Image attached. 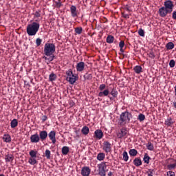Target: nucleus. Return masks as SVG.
<instances>
[{
	"instance_id": "dca6fc26",
	"label": "nucleus",
	"mask_w": 176,
	"mask_h": 176,
	"mask_svg": "<svg viewBox=\"0 0 176 176\" xmlns=\"http://www.w3.org/2000/svg\"><path fill=\"white\" fill-rule=\"evenodd\" d=\"M106 42L107 43H118V41L116 40H115V37H113V36L112 35H108L107 38H106Z\"/></svg>"
},
{
	"instance_id": "e433bc0d",
	"label": "nucleus",
	"mask_w": 176,
	"mask_h": 176,
	"mask_svg": "<svg viewBox=\"0 0 176 176\" xmlns=\"http://www.w3.org/2000/svg\"><path fill=\"white\" fill-rule=\"evenodd\" d=\"M168 170H173V168H176V160L173 164H170L168 165Z\"/></svg>"
},
{
	"instance_id": "a878e982",
	"label": "nucleus",
	"mask_w": 176,
	"mask_h": 176,
	"mask_svg": "<svg viewBox=\"0 0 176 176\" xmlns=\"http://www.w3.org/2000/svg\"><path fill=\"white\" fill-rule=\"evenodd\" d=\"M69 152V147L65 146L62 148V153L65 156L68 155V153Z\"/></svg>"
},
{
	"instance_id": "7c9ffc66",
	"label": "nucleus",
	"mask_w": 176,
	"mask_h": 176,
	"mask_svg": "<svg viewBox=\"0 0 176 176\" xmlns=\"http://www.w3.org/2000/svg\"><path fill=\"white\" fill-rule=\"evenodd\" d=\"M29 155L30 157H36V155H38V151H36V150H31L29 152Z\"/></svg>"
},
{
	"instance_id": "412c9836",
	"label": "nucleus",
	"mask_w": 176,
	"mask_h": 176,
	"mask_svg": "<svg viewBox=\"0 0 176 176\" xmlns=\"http://www.w3.org/2000/svg\"><path fill=\"white\" fill-rule=\"evenodd\" d=\"M18 125H19V122L17 121V119H13L11 121V123H10L11 129H15V127H17Z\"/></svg>"
},
{
	"instance_id": "c85d7f7f",
	"label": "nucleus",
	"mask_w": 176,
	"mask_h": 176,
	"mask_svg": "<svg viewBox=\"0 0 176 176\" xmlns=\"http://www.w3.org/2000/svg\"><path fill=\"white\" fill-rule=\"evenodd\" d=\"M143 160L144 162V163H146V164H149V161L151 160V157H149V155H148V153H145Z\"/></svg>"
},
{
	"instance_id": "603ef678",
	"label": "nucleus",
	"mask_w": 176,
	"mask_h": 176,
	"mask_svg": "<svg viewBox=\"0 0 176 176\" xmlns=\"http://www.w3.org/2000/svg\"><path fill=\"white\" fill-rule=\"evenodd\" d=\"M120 47L121 53H123V52H124V50H123V47H124V45H120Z\"/></svg>"
},
{
	"instance_id": "5fc2aeb1",
	"label": "nucleus",
	"mask_w": 176,
	"mask_h": 176,
	"mask_svg": "<svg viewBox=\"0 0 176 176\" xmlns=\"http://www.w3.org/2000/svg\"><path fill=\"white\" fill-rule=\"evenodd\" d=\"M124 19H129L130 16L126 14H124Z\"/></svg>"
},
{
	"instance_id": "6e6552de",
	"label": "nucleus",
	"mask_w": 176,
	"mask_h": 176,
	"mask_svg": "<svg viewBox=\"0 0 176 176\" xmlns=\"http://www.w3.org/2000/svg\"><path fill=\"white\" fill-rule=\"evenodd\" d=\"M102 149L105 153H109L112 151V144L108 141H104L103 142Z\"/></svg>"
},
{
	"instance_id": "2f4dec72",
	"label": "nucleus",
	"mask_w": 176,
	"mask_h": 176,
	"mask_svg": "<svg viewBox=\"0 0 176 176\" xmlns=\"http://www.w3.org/2000/svg\"><path fill=\"white\" fill-rule=\"evenodd\" d=\"M110 94L112 96V97L116 98V97H118V91H116V89L113 88L110 92Z\"/></svg>"
},
{
	"instance_id": "8fccbe9b",
	"label": "nucleus",
	"mask_w": 176,
	"mask_h": 176,
	"mask_svg": "<svg viewBox=\"0 0 176 176\" xmlns=\"http://www.w3.org/2000/svg\"><path fill=\"white\" fill-rule=\"evenodd\" d=\"M172 18L173 20H176V11H174L172 14Z\"/></svg>"
},
{
	"instance_id": "a18cd8bd",
	"label": "nucleus",
	"mask_w": 176,
	"mask_h": 176,
	"mask_svg": "<svg viewBox=\"0 0 176 176\" xmlns=\"http://www.w3.org/2000/svg\"><path fill=\"white\" fill-rule=\"evenodd\" d=\"M167 50H171L174 49V45H166Z\"/></svg>"
},
{
	"instance_id": "0eeeda50",
	"label": "nucleus",
	"mask_w": 176,
	"mask_h": 176,
	"mask_svg": "<svg viewBox=\"0 0 176 176\" xmlns=\"http://www.w3.org/2000/svg\"><path fill=\"white\" fill-rule=\"evenodd\" d=\"M127 128L122 127L120 129V131L117 133L118 138H127Z\"/></svg>"
},
{
	"instance_id": "393cba45",
	"label": "nucleus",
	"mask_w": 176,
	"mask_h": 176,
	"mask_svg": "<svg viewBox=\"0 0 176 176\" xmlns=\"http://www.w3.org/2000/svg\"><path fill=\"white\" fill-rule=\"evenodd\" d=\"M90 131V129H89L88 126H83L82 129H81V132L84 135H87Z\"/></svg>"
},
{
	"instance_id": "9b49d317",
	"label": "nucleus",
	"mask_w": 176,
	"mask_h": 176,
	"mask_svg": "<svg viewBox=\"0 0 176 176\" xmlns=\"http://www.w3.org/2000/svg\"><path fill=\"white\" fill-rule=\"evenodd\" d=\"M47 131H41L38 137L40 138L41 141H45L46 138H47Z\"/></svg>"
},
{
	"instance_id": "4468645a",
	"label": "nucleus",
	"mask_w": 176,
	"mask_h": 176,
	"mask_svg": "<svg viewBox=\"0 0 176 176\" xmlns=\"http://www.w3.org/2000/svg\"><path fill=\"white\" fill-rule=\"evenodd\" d=\"M70 12L72 17H78V10H76V6H72L70 7Z\"/></svg>"
},
{
	"instance_id": "052dcab7",
	"label": "nucleus",
	"mask_w": 176,
	"mask_h": 176,
	"mask_svg": "<svg viewBox=\"0 0 176 176\" xmlns=\"http://www.w3.org/2000/svg\"><path fill=\"white\" fill-rule=\"evenodd\" d=\"M0 176H5V175H3V174H1V175H0Z\"/></svg>"
},
{
	"instance_id": "473e14b6",
	"label": "nucleus",
	"mask_w": 176,
	"mask_h": 176,
	"mask_svg": "<svg viewBox=\"0 0 176 176\" xmlns=\"http://www.w3.org/2000/svg\"><path fill=\"white\" fill-rule=\"evenodd\" d=\"M146 148L148 151H153V149H154L153 144H152V142H148L146 144Z\"/></svg>"
},
{
	"instance_id": "b1692460",
	"label": "nucleus",
	"mask_w": 176,
	"mask_h": 176,
	"mask_svg": "<svg viewBox=\"0 0 176 176\" xmlns=\"http://www.w3.org/2000/svg\"><path fill=\"white\" fill-rule=\"evenodd\" d=\"M75 35H80L83 32V28L82 27H77L74 29Z\"/></svg>"
},
{
	"instance_id": "aec40b11",
	"label": "nucleus",
	"mask_w": 176,
	"mask_h": 176,
	"mask_svg": "<svg viewBox=\"0 0 176 176\" xmlns=\"http://www.w3.org/2000/svg\"><path fill=\"white\" fill-rule=\"evenodd\" d=\"M5 160L6 162H12V160H14V156L12 154H7L5 156Z\"/></svg>"
},
{
	"instance_id": "20e7f679",
	"label": "nucleus",
	"mask_w": 176,
	"mask_h": 176,
	"mask_svg": "<svg viewBox=\"0 0 176 176\" xmlns=\"http://www.w3.org/2000/svg\"><path fill=\"white\" fill-rule=\"evenodd\" d=\"M131 118H133V115H131V113L127 111L122 112L120 116L119 124L120 126H124V124L130 123V120H131Z\"/></svg>"
},
{
	"instance_id": "f257e3e1",
	"label": "nucleus",
	"mask_w": 176,
	"mask_h": 176,
	"mask_svg": "<svg viewBox=\"0 0 176 176\" xmlns=\"http://www.w3.org/2000/svg\"><path fill=\"white\" fill-rule=\"evenodd\" d=\"M174 6V1L171 0L165 1L164 2V7L160 8L158 10L160 17H166L167 14L173 13Z\"/></svg>"
},
{
	"instance_id": "4c0bfd02",
	"label": "nucleus",
	"mask_w": 176,
	"mask_h": 176,
	"mask_svg": "<svg viewBox=\"0 0 176 176\" xmlns=\"http://www.w3.org/2000/svg\"><path fill=\"white\" fill-rule=\"evenodd\" d=\"M45 157H47V159L50 160L52 154H51L50 150H48V149L45 150Z\"/></svg>"
},
{
	"instance_id": "6e6d98bb",
	"label": "nucleus",
	"mask_w": 176,
	"mask_h": 176,
	"mask_svg": "<svg viewBox=\"0 0 176 176\" xmlns=\"http://www.w3.org/2000/svg\"><path fill=\"white\" fill-rule=\"evenodd\" d=\"M119 45H124V41H120Z\"/></svg>"
},
{
	"instance_id": "13d9d810",
	"label": "nucleus",
	"mask_w": 176,
	"mask_h": 176,
	"mask_svg": "<svg viewBox=\"0 0 176 176\" xmlns=\"http://www.w3.org/2000/svg\"><path fill=\"white\" fill-rule=\"evenodd\" d=\"M166 45H174V43H173L172 42H169Z\"/></svg>"
},
{
	"instance_id": "c03bdc74",
	"label": "nucleus",
	"mask_w": 176,
	"mask_h": 176,
	"mask_svg": "<svg viewBox=\"0 0 176 176\" xmlns=\"http://www.w3.org/2000/svg\"><path fill=\"white\" fill-rule=\"evenodd\" d=\"M105 87H107V85L105 84H102L99 86V90L100 91H102L105 90Z\"/></svg>"
},
{
	"instance_id": "72a5a7b5",
	"label": "nucleus",
	"mask_w": 176,
	"mask_h": 176,
	"mask_svg": "<svg viewBox=\"0 0 176 176\" xmlns=\"http://www.w3.org/2000/svg\"><path fill=\"white\" fill-rule=\"evenodd\" d=\"M137 153H138V151H137L135 149H131L129 151L130 156H137Z\"/></svg>"
},
{
	"instance_id": "3c124183",
	"label": "nucleus",
	"mask_w": 176,
	"mask_h": 176,
	"mask_svg": "<svg viewBox=\"0 0 176 176\" xmlns=\"http://www.w3.org/2000/svg\"><path fill=\"white\" fill-rule=\"evenodd\" d=\"M87 79L89 80L93 79V76L91 74H87Z\"/></svg>"
},
{
	"instance_id": "cd10ccee",
	"label": "nucleus",
	"mask_w": 176,
	"mask_h": 176,
	"mask_svg": "<svg viewBox=\"0 0 176 176\" xmlns=\"http://www.w3.org/2000/svg\"><path fill=\"white\" fill-rule=\"evenodd\" d=\"M133 70L135 71V74H141V72H142V67L137 65L133 68Z\"/></svg>"
},
{
	"instance_id": "ddd939ff",
	"label": "nucleus",
	"mask_w": 176,
	"mask_h": 176,
	"mask_svg": "<svg viewBox=\"0 0 176 176\" xmlns=\"http://www.w3.org/2000/svg\"><path fill=\"white\" fill-rule=\"evenodd\" d=\"M48 137L50 140H52V144H56V131H51L48 133Z\"/></svg>"
},
{
	"instance_id": "58836bf2",
	"label": "nucleus",
	"mask_w": 176,
	"mask_h": 176,
	"mask_svg": "<svg viewBox=\"0 0 176 176\" xmlns=\"http://www.w3.org/2000/svg\"><path fill=\"white\" fill-rule=\"evenodd\" d=\"M56 8L60 9L63 6V3H61V0H58V1L55 2Z\"/></svg>"
},
{
	"instance_id": "4be33fe9",
	"label": "nucleus",
	"mask_w": 176,
	"mask_h": 176,
	"mask_svg": "<svg viewBox=\"0 0 176 176\" xmlns=\"http://www.w3.org/2000/svg\"><path fill=\"white\" fill-rule=\"evenodd\" d=\"M96 159H97V160H99V162H102V160H104V159H105V153H98Z\"/></svg>"
},
{
	"instance_id": "864d4df0",
	"label": "nucleus",
	"mask_w": 176,
	"mask_h": 176,
	"mask_svg": "<svg viewBox=\"0 0 176 176\" xmlns=\"http://www.w3.org/2000/svg\"><path fill=\"white\" fill-rule=\"evenodd\" d=\"M42 120H43V122H46V120H47V116H43L42 117Z\"/></svg>"
},
{
	"instance_id": "79ce46f5",
	"label": "nucleus",
	"mask_w": 176,
	"mask_h": 176,
	"mask_svg": "<svg viewBox=\"0 0 176 176\" xmlns=\"http://www.w3.org/2000/svg\"><path fill=\"white\" fill-rule=\"evenodd\" d=\"M138 34L140 35V36H145V32L142 29H139Z\"/></svg>"
},
{
	"instance_id": "1a4fd4ad",
	"label": "nucleus",
	"mask_w": 176,
	"mask_h": 176,
	"mask_svg": "<svg viewBox=\"0 0 176 176\" xmlns=\"http://www.w3.org/2000/svg\"><path fill=\"white\" fill-rule=\"evenodd\" d=\"M41 141V138H39V135L38 133H35L30 136V142L32 144H38Z\"/></svg>"
},
{
	"instance_id": "f704fd0d",
	"label": "nucleus",
	"mask_w": 176,
	"mask_h": 176,
	"mask_svg": "<svg viewBox=\"0 0 176 176\" xmlns=\"http://www.w3.org/2000/svg\"><path fill=\"white\" fill-rule=\"evenodd\" d=\"M138 120L140 122H144V120H145V115L140 113L139 114L138 117Z\"/></svg>"
},
{
	"instance_id": "a19ab883",
	"label": "nucleus",
	"mask_w": 176,
	"mask_h": 176,
	"mask_svg": "<svg viewBox=\"0 0 176 176\" xmlns=\"http://www.w3.org/2000/svg\"><path fill=\"white\" fill-rule=\"evenodd\" d=\"M155 173V169H148L147 174L148 176H153Z\"/></svg>"
},
{
	"instance_id": "2eb2a0df",
	"label": "nucleus",
	"mask_w": 176,
	"mask_h": 176,
	"mask_svg": "<svg viewBox=\"0 0 176 176\" xmlns=\"http://www.w3.org/2000/svg\"><path fill=\"white\" fill-rule=\"evenodd\" d=\"M76 68L77 72H82V71L85 69V63L80 62L77 63Z\"/></svg>"
},
{
	"instance_id": "c9c22d12",
	"label": "nucleus",
	"mask_w": 176,
	"mask_h": 176,
	"mask_svg": "<svg viewBox=\"0 0 176 176\" xmlns=\"http://www.w3.org/2000/svg\"><path fill=\"white\" fill-rule=\"evenodd\" d=\"M122 156H123V160L124 162H127L129 160V155L127 154L126 151L123 152Z\"/></svg>"
},
{
	"instance_id": "423d86ee",
	"label": "nucleus",
	"mask_w": 176,
	"mask_h": 176,
	"mask_svg": "<svg viewBox=\"0 0 176 176\" xmlns=\"http://www.w3.org/2000/svg\"><path fill=\"white\" fill-rule=\"evenodd\" d=\"M107 163L102 162L101 164H98V174L100 176H107Z\"/></svg>"
},
{
	"instance_id": "f3484780",
	"label": "nucleus",
	"mask_w": 176,
	"mask_h": 176,
	"mask_svg": "<svg viewBox=\"0 0 176 176\" xmlns=\"http://www.w3.org/2000/svg\"><path fill=\"white\" fill-rule=\"evenodd\" d=\"M109 94V89H107L98 93V97H107Z\"/></svg>"
},
{
	"instance_id": "f03ea898",
	"label": "nucleus",
	"mask_w": 176,
	"mask_h": 176,
	"mask_svg": "<svg viewBox=\"0 0 176 176\" xmlns=\"http://www.w3.org/2000/svg\"><path fill=\"white\" fill-rule=\"evenodd\" d=\"M41 25L39 24V21L36 20L35 21L28 25L26 28V32L29 36H35L39 31Z\"/></svg>"
},
{
	"instance_id": "4d7b16f0",
	"label": "nucleus",
	"mask_w": 176,
	"mask_h": 176,
	"mask_svg": "<svg viewBox=\"0 0 176 176\" xmlns=\"http://www.w3.org/2000/svg\"><path fill=\"white\" fill-rule=\"evenodd\" d=\"M112 175H113V173H112V172H109V173H108V176H112Z\"/></svg>"
},
{
	"instance_id": "bb28decb",
	"label": "nucleus",
	"mask_w": 176,
	"mask_h": 176,
	"mask_svg": "<svg viewBox=\"0 0 176 176\" xmlns=\"http://www.w3.org/2000/svg\"><path fill=\"white\" fill-rule=\"evenodd\" d=\"M173 123H174V122L173 121V119H172L171 118H167V119L165 120V124H166V126H171V125H173Z\"/></svg>"
},
{
	"instance_id": "7ed1b4c3",
	"label": "nucleus",
	"mask_w": 176,
	"mask_h": 176,
	"mask_svg": "<svg viewBox=\"0 0 176 176\" xmlns=\"http://www.w3.org/2000/svg\"><path fill=\"white\" fill-rule=\"evenodd\" d=\"M56 52V46L54 45H45L44 48V53L45 56V60H49V61H53L54 60V55L53 54Z\"/></svg>"
},
{
	"instance_id": "5701e85b",
	"label": "nucleus",
	"mask_w": 176,
	"mask_h": 176,
	"mask_svg": "<svg viewBox=\"0 0 176 176\" xmlns=\"http://www.w3.org/2000/svg\"><path fill=\"white\" fill-rule=\"evenodd\" d=\"M28 163L30 164L32 166H35V164L38 163V161H36V157H30Z\"/></svg>"
},
{
	"instance_id": "6ab92c4d",
	"label": "nucleus",
	"mask_w": 176,
	"mask_h": 176,
	"mask_svg": "<svg viewBox=\"0 0 176 176\" xmlns=\"http://www.w3.org/2000/svg\"><path fill=\"white\" fill-rule=\"evenodd\" d=\"M133 164L136 167L142 166V161H141V158H140V157L135 158L134 160H133Z\"/></svg>"
},
{
	"instance_id": "39448f33",
	"label": "nucleus",
	"mask_w": 176,
	"mask_h": 176,
	"mask_svg": "<svg viewBox=\"0 0 176 176\" xmlns=\"http://www.w3.org/2000/svg\"><path fill=\"white\" fill-rule=\"evenodd\" d=\"M67 78L66 80L70 85H74L75 82H76V79L78 76L76 74H74L72 69H69L66 72Z\"/></svg>"
},
{
	"instance_id": "37998d69",
	"label": "nucleus",
	"mask_w": 176,
	"mask_h": 176,
	"mask_svg": "<svg viewBox=\"0 0 176 176\" xmlns=\"http://www.w3.org/2000/svg\"><path fill=\"white\" fill-rule=\"evenodd\" d=\"M169 66L170 67V68H174V67H175V60H170L169 62Z\"/></svg>"
},
{
	"instance_id": "ea45409f",
	"label": "nucleus",
	"mask_w": 176,
	"mask_h": 176,
	"mask_svg": "<svg viewBox=\"0 0 176 176\" xmlns=\"http://www.w3.org/2000/svg\"><path fill=\"white\" fill-rule=\"evenodd\" d=\"M148 56L150 58H155V57H156V55H155V53L153 52V51H151L150 52L148 53Z\"/></svg>"
},
{
	"instance_id": "de8ad7c7",
	"label": "nucleus",
	"mask_w": 176,
	"mask_h": 176,
	"mask_svg": "<svg viewBox=\"0 0 176 176\" xmlns=\"http://www.w3.org/2000/svg\"><path fill=\"white\" fill-rule=\"evenodd\" d=\"M41 43H42V39H41L40 38H36V45H41Z\"/></svg>"
},
{
	"instance_id": "f8f14e48",
	"label": "nucleus",
	"mask_w": 176,
	"mask_h": 176,
	"mask_svg": "<svg viewBox=\"0 0 176 176\" xmlns=\"http://www.w3.org/2000/svg\"><path fill=\"white\" fill-rule=\"evenodd\" d=\"M94 135L97 140H101L102 137H104V133H102V131L101 129H97L94 132Z\"/></svg>"
},
{
	"instance_id": "a211bd4d",
	"label": "nucleus",
	"mask_w": 176,
	"mask_h": 176,
	"mask_svg": "<svg viewBox=\"0 0 176 176\" xmlns=\"http://www.w3.org/2000/svg\"><path fill=\"white\" fill-rule=\"evenodd\" d=\"M3 140L4 142L10 143L12 142V137L9 134H4L3 136Z\"/></svg>"
},
{
	"instance_id": "c756f323",
	"label": "nucleus",
	"mask_w": 176,
	"mask_h": 176,
	"mask_svg": "<svg viewBox=\"0 0 176 176\" xmlns=\"http://www.w3.org/2000/svg\"><path fill=\"white\" fill-rule=\"evenodd\" d=\"M56 79H57V76L56 74H54V73H52L51 74H50V76H49L50 82H53Z\"/></svg>"
},
{
	"instance_id": "49530a36",
	"label": "nucleus",
	"mask_w": 176,
	"mask_h": 176,
	"mask_svg": "<svg viewBox=\"0 0 176 176\" xmlns=\"http://www.w3.org/2000/svg\"><path fill=\"white\" fill-rule=\"evenodd\" d=\"M167 176H175V173L173 171H168L166 174Z\"/></svg>"
},
{
	"instance_id": "09e8293b",
	"label": "nucleus",
	"mask_w": 176,
	"mask_h": 176,
	"mask_svg": "<svg viewBox=\"0 0 176 176\" xmlns=\"http://www.w3.org/2000/svg\"><path fill=\"white\" fill-rule=\"evenodd\" d=\"M41 16V11H36L34 13V17H39Z\"/></svg>"
},
{
	"instance_id": "bf43d9fd",
	"label": "nucleus",
	"mask_w": 176,
	"mask_h": 176,
	"mask_svg": "<svg viewBox=\"0 0 176 176\" xmlns=\"http://www.w3.org/2000/svg\"><path fill=\"white\" fill-rule=\"evenodd\" d=\"M45 45H53V43H45Z\"/></svg>"
},
{
	"instance_id": "9d476101",
	"label": "nucleus",
	"mask_w": 176,
	"mask_h": 176,
	"mask_svg": "<svg viewBox=\"0 0 176 176\" xmlns=\"http://www.w3.org/2000/svg\"><path fill=\"white\" fill-rule=\"evenodd\" d=\"M91 173V169L89 166H84L81 169V175L82 176H89Z\"/></svg>"
}]
</instances>
